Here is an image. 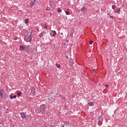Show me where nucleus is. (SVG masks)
<instances>
[{"label":"nucleus","mask_w":127,"mask_h":127,"mask_svg":"<svg viewBox=\"0 0 127 127\" xmlns=\"http://www.w3.org/2000/svg\"><path fill=\"white\" fill-rule=\"evenodd\" d=\"M47 109V107L46 105L43 104L41 105L39 109V113H41L42 114H45L46 110Z\"/></svg>","instance_id":"1"},{"label":"nucleus","mask_w":127,"mask_h":127,"mask_svg":"<svg viewBox=\"0 0 127 127\" xmlns=\"http://www.w3.org/2000/svg\"><path fill=\"white\" fill-rule=\"evenodd\" d=\"M32 33H30V35L25 36L24 39L26 42H30L32 39V36H31Z\"/></svg>","instance_id":"2"},{"label":"nucleus","mask_w":127,"mask_h":127,"mask_svg":"<svg viewBox=\"0 0 127 127\" xmlns=\"http://www.w3.org/2000/svg\"><path fill=\"white\" fill-rule=\"evenodd\" d=\"M30 89L31 93L32 96H34L35 95V88H34V87H31Z\"/></svg>","instance_id":"3"},{"label":"nucleus","mask_w":127,"mask_h":127,"mask_svg":"<svg viewBox=\"0 0 127 127\" xmlns=\"http://www.w3.org/2000/svg\"><path fill=\"white\" fill-rule=\"evenodd\" d=\"M22 119H25L26 117V112H22L20 113Z\"/></svg>","instance_id":"4"},{"label":"nucleus","mask_w":127,"mask_h":127,"mask_svg":"<svg viewBox=\"0 0 127 127\" xmlns=\"http://www.w3.org/2000/svg\"><path fill=\"white\" fill-rule=\"evenodd\" d=\"M3 94H4V90H3V89H1L0 90V96L1 98H3Z\"/></svg>","instance_id":"5"},{"label":"nucleus","mask_w":127,"mask_h":127,"mask_svg":"<svg viewBox=\"0 0 127 127\" xmlns=\"http://www.w3.org/2000/svg\"><path fill=\"white\" fill-rule=\"evenodd\" d=\"M81 11L83 13H85V12H87V9H86V8L83 7L81 9Z\"/></svg>","instance_id":"6"},{"label":"nucleus","mask_w":127,"mask_h":127,"mask_svg":"<svg viewBox=\"0 0 127 127\" xmlns=\"http://www.w3.org/2000/svg\"><path fill=\"white\" fill-rule=\"evenodd\" d=\"M52 33H53V35H52V36H53V37H54V36H55V35H56V34H57L56 33V31H54V30H52L51 31Z\"/></svg>","instance_id":"7"},{"label":"nucleus","mask_w":127,"mask_h":127,"mask_svg":"<svg viewBox=\"0 0 127 127\" xmlns=\"http://www.w3.org/2000/svg\"><path fill=\"white\" fill-rule=\"evenodd\" d=\"M44 35H45V32H42L39 34V36L42 37V36H44Z\"/></svg>","instance_id":"8"},{"label":"nucleus","mask_w":127,"mask_h":127,"mask_svg":"<svg viewBox=\"0 0 127 127\" xmlns=\"http://www.w3.org/2000/svg\"><path fill=\"white\" fill-rule=\"evenodd\" d=\"M98 122L100 124H102V123H103V118L101 117H98Z\"/></svg>","instance_id":"9"},{"label":"nucleus","mask_w":127,"mask_h":127,"mask_svg":"<svg viewBox=\"0 0 127 127\" xmlns=\"http://www.w3.org/2000/svg\"><path fill=\"white\" fill-rule=\"evenodd\" d=\"M25 49V47H24V46H20V50H21V51H22V50H24Z\"/></svg>","instance_id":"10"},{"label":"nucleus","mask_w":127,"mask_h":127,"mask_svg":"<svg viewBox=\"0 0 127 127\" xmlns=\"http://www.w3.org/2000/svg\"><path fill=\"white\" fill-rule=\"evenodd\" d=\"M73 33H75V30H73V31L71 32L70 34H69L70 37H73Z\"/></svg>","instance_id":"11"},{"label":"nucleus","mask_w":127,"mask_h":127,"mask_svg":"<svg viewBox=\"0 0 127 127\" xmlns=\"http://www.w3.org/2000/svg\"><path fill=\"white\" fill-rule=\"evenodd\" d=\"M64 126L66 127H69V126H70V124H69V122L66 121L64 123Z\"/></svg>","instance_id":"12"},{"label":"nucleus","mask_w":127,"mask_h":127,"mask_svg":"<svg viewBox=\"0 0 127 127\" xmlns=\"http://www.w3.org/2000/svg\"><path fill=\"white\" fill-rule=\"evenodd\" d=\"M88 106H94V103L93 102H90L88 103Z\"/></svg>","instance_id":"13"},{"label":"nucleus","mask_w":127,"mask_h":127,"mask_svg":"<svg viewBox=\"0 0 127 127\" xmlns=\"http://www.w3.org/2000/svg\"><path fill=\"white\" fill-rule=\"evenodd\" d=\"M107 14H108V15H109V17H110V18H111V19H115V18H114V16H111L110 15V13H108Z\"/></svg>","instance_id":"14"},{"label":"nucleus","mask_w":127,"mask_h":127,"mask_svg":"<svg viewBox=\"0 0 127 127\" xmlns=\"http://www.w3.org/2000/svg\"><path fill=\"white\" fill-rule=\"evenodd\" d=\"M57 11H58V12H62V10H61V8H59L57 9Z\"/></svg>","instance_id":"15"},{"label":"nucleus","mask_w":127,"mask_h":127,"mask_svg":"<svg viewBox=\"0 0 127 127\" xmlns=\"http://www.w3.org/2000/svg\"><path fill=\"white\" fill-rule=\"evenodd\" d=\"M70 66H73V65H74V61H70Z\"/></svg>","instance_id":"16"},{"label":"nucleus","mask_w":127,"mask_h":127,"mask_svg":"<svg viewBox=\"0 0 127 127\" xmlns=\"http://www.w3.org/2000/svg\"><path fill=\"white\" fill-rule=\"evenodd\" d=\"M26 53H27V54H29V53H30V51H29V49H27L26 50Z\"/></svg>","instance_id":"17"},{"label":"nucleus","mask_w":127,"mask_h":127,"mask_svg":"<svg viewBox=\"0 0 127 127\" xmlns=\"http://www.w3.org/2000/svg\"><path fill=\"white\" fill-rule=\"evenodd\" d=\"M17 96H18V97H20V96H21V92H18L17 93Z\"/></svg>","instance_id":"18"},{"label":"nucleus","mask_w":127,"mask_h":127,"mask_svg":"<svg viewBox=\"0 0 127 127\" xmlns=\"http://www.w3.org/2000/svg\"><path fill=\"white\" fill-rule=\"evenodd\" d=\"M29 19H26L25 21V23L26 24L27 23H28V20Z\"/></svg>","instance_id":"19"},{"label":"nucleus","mask_w":127,"mask_h":127,"mask_svg":"<svg viewBox=\"0 0 127 127\" xmlns=\"http://www.w3.org/2000/svg\"><path fill=\"white\" fill-rule=\"evenodd\" d=\"M116 5H112V9H115V8H116Z\"/></svg>","instance_id":"20"},{"label":"nucleus","mask_w":127,"mask_h":127,"mask_svg":"<svg viewBox=\"0 0 127 127\" xmlns=\"http://www.w3.org/2000/svg\"><path fill=\"white\" fill-rule=\"evenodd\" d=\"M89 44H93V41L90 40V41H89Z\"/></svg>","instance_id":"21"},{"label":"nucleus","mask_w":127,"mask_h":127,"mask_svg":"<svg viewBox=\"0 0 127 127\" xmlns=\"http://www.w3.org/2000/svg\"><path fill=\"white\" fill-rule=\"evenodd\" d=\"M56 66H57V68H60V65H59V64H56Z\"/></svg>","instance_id":"22"},{"label":"nucleus","mask_w":127,"mask_h":127,"mask_svg":"<svg viewBox=\"0 0 127 127\" xmlns=\"http://www.w3.org/2000/svg\"><path fill=\"white\" fill-rule=\"evenodd\" d=\"M34 5V2H32L31 4V6H32Z\"/></svg>","instance_id":"23"},{"label":"nucleus","mask_w":127,"mask_h":127,"mask_svg":"<svg viewBox=\"0 0 127 127\" xmlns=\"http://www.w3.org/2000/svg\"><path fill=\"white\" fill-rule=\"evenodd\" d=\"M65 13L66 15H69V12L68 11H65Z\"/></svg>","instance_id":"24"},{"label":"nucleus","mask_w":127,"mask_h":127,"mask_svg":"<svg viewBox=\"0 0 127 127\" xmlns=\"http://www.w3.org/2000/svg\"><path fill=\"white\" fill-rule=\"evenodd\" d=\"M44 29H47V26H46V25H44Z\"/></svg>","instance_id":"25"},{"label":"nucleus","mask_w":127,"mask_h":127,"mask_svg":"<svg viewBox=\"0 0 127 127\" xmlns=\"http://www.w3.org/2000/svg\"><path fill=\"white\" fill-rule=\"evenodd\" d=\"M10 98L13 99V96H12V95H10Z\"/></svg>","instance_id":"26"},{"label":"nucleus","mask_w":127,"mask_h":127,"mask_svg":"<svg viewBox=\"0 0 127 127\" xmlns=\"http://www.w3.org/2000/svg\"><path fill=\"white\" fill-rule=\"evenodd\" d=\"M46 9L47 10H50V7H47Z\"/></svg>","instance_id":"27"},{"label":"nucleus","mask_w":127,"mask_h":127,"mask_svg":"<svg viewBox=\"0 0 127 127\" xmlns=\"http://www.w3.org/2000/svg\"><path fill=\"white\" fill-rule=\"evenodd\" d=\"M16 98V95H14L13 96V99L14 98V99H15Z\"/></svg>","instance_id":"28"},{"label":"nucleus","mask_w":127,"mask_h":127,"mask_svg":"<svg viewBox=\"0 0 127 127\" xmlns=\"http://www.w3.org/2000/svg\"><path fill=\"white\" fill-rule=\"evenodd\" d=\"M65 58H66V59H68V58H69V57H68V56H65Z\"/></svg>","instance_id":"29"},{"label":"nucleus","mask_w":127,"mask_h":127,"mask_svg":"<svg viewBox=\"0 0 127 127\" xmlns=\"http://www.w3.org/2000/svg\"><path fill=\"white\" fill-rule=\"evenodd\" d=\"M54 7H56V5H55V4H54Z\"/></svg>","instance_id":"30"},{"label":"nucleus","mask_w":127,"mask_h":127,"mask_svg":"<svg viewBox=\"0 0 127 127\" xmlns=\"http://www.w3.org/2000/svg\"><path fill=\"white\" fill-rule=\"evenodd\" d=\"M96 69L95 68V69H92V71H96Z\"/></svg>","instance_id":"31"},{"label":"nucleus","mask_w":127,"mask_h":127,"mask_svg":"<svg viewBox=\"0 0 127 127\" xmlns=\"http://www.w3.org/2000/svg\"><path fill=\"white\" fill-rule=\"evenodd\" d=\"M62 98H63V99H65V97L64 96H62Z\"/></svg>","instance_id":"32"},{"label":"nucleus","mask_w":127,"mask_h":127,"mask_svg":"<svg viewBox=\"0 0 127 127\" xmlns=\"http://www.w3.org/2000/svg\"><path fill=\"white\" fill-rule=\"evenodd\" d=\"M74 30H74V29H72L71 32H72V31H74Z\"/></svg>","instance_id":"33"},{"label":"nucleus","mask_w":127,"mask_h":127,"mask_svg":"<svg viewBox=\"0 0 127 127\" xmlns=\"http://www.w3.org/2000/svg\"><path fill=\"white\" fill-rule=\"evenodd\" d=\"M109 87V85H107L106 87Z\"/></svg>","instance_id":"34"},{"label":"nucleus","mask_w":127,"mask_h":127,"mask_svg":"<svg viewBox=\"0 0 127 127\" xmlns=\"http://www.w3.org/2000/svg\"><path fill=\"white\" fill-rule=\"evenodd\" d=\"M62 127H64V126H62Z\"/></svg>","instance_id":"35"},{"label":"nucleus","mask_w":127,"mask_h":127,"mask_svg":"<svg viewBox=\"0 0 127 127\" xmlns=\"http://www.w3.org/2000/svg\"><path fill=\"white\" fill-rule=\"evenodd\" d=\"M50 4H51V2H50Z\"/></svg>","instance_id":"36"},{"label":"nucleus","mask_w":127,"mask_h":127,"mask_svg":"<svg viewBox=\"0 0 127 127\" xmlns=\"http://www.w3.org/2000/svg\"><path fill=\"white\" fill-rule=\"evenodd\" d=\"M120 10H121V9H119V11H120Z\"/></svg>","instance_id":"37"},{"label":"nucleus","mask_w":127,"mask_h":127,"mask_svg":"<svg viewBox=\"0 0 127 127\" xmlns=\"http://www.w3.org/2000/svg\"><path fill=\"white\" fill-rule=\"evenodd\" d=\"M29 46H27V47H28Z\"/></svg>","instance_id":"38"}]
</instances>
